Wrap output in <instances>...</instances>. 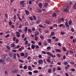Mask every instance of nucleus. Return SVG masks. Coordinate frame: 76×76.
<instances>
[{
	"instance_id": "62",
	"label": "nucleus",
	"mask_w": 76,
	"mask_h": 76,
	"mask_svg": "<svg viewBox=\"0 0 76 76\" xmlns=\"http://www.w3.org/2000/svg\"><path fill=\"white\" fill-rule=\"evenodd\" d=\"M56 69L55 68H53V72H56Z\"/></svg>"
},
{
	"instance_id": "2",
	"label": "nucleus",
	"mask_w": 76,
	"mask_h": 76,
	"mask_svg": "<svg viewBox=\"0 0 76 76\" xmlns=\"http://www.w3.org/2000/svg\"><path fill=\"white\" fill-rule=\"evenodd\" d=\"M55 34V33L54 31H52L50 35H49V37L50 38H51L52 37H53L54 35Z\"/></svg>"
},
{
	"instance_id": "42",
	"label": "nucleus",
	"mask_w": 76,
	"mask_h": 76,
	"mask_svg": "<svg viewBox=\"0 0 76 76\" xmlns=\"http://www.w3.org/2000/svg\"><path fill=\"white\" fill-rule=\"evenodd\" d=\"M34 73H38V71L37 70H34Z\"/></svg>"
},
{
	"instance_id": "35",
	"label": "nucleus",
	"mask_w": 76,
	"mask_h": 76,
	"mask_svg": "<svg viewBox=\"0 0 76 76\" xmlns=\"http://www.w3.org/2000/svg\"><path fill=\"white\" fill-rule=\"evenodd\" d=\"M18 61H20V62H21L22 63H23V60H22L20 59H19Z\"/></svg>"
},
{
	"instance_id": "59",
	"label": "nucleus",
	"mask_w": 76,
	"mask_h": 76,
	"mask_svg": "<svg viewBox=\"0 0 76 76\" xmlns=\"http://www.w3.org/2000/svg\"><path fill=\"white\" fill-rule=\"evenodd\" d=\"M15 42L16 43H18V42H19V40L18 39H16Z\"/></svg>"
},
{
	"instance_id": "60",
	"label": "nucleus",
	"mask_w": 76,
	"mask_h": 76,
	"mask_svg": "<svg viewBox=\"0 0 76 76\" xmlns=\"http://www.w3.org/2000/svg\"><path fill=\"white\" fill-rule=\"evenodd\" d=\"M61 33L62 35H64V34H65V32H63V31L61 32Z\"/></svg>"
},
{
	"instance_id": "33",
	"label": "nucleus",
	"mask_w": 76,
	"mask_h": 76,
	"mask_svg": "<svg viewBox=\"0 0 76 76\" xmlns=\"http://www.w3.org/2000/svg\"><path fill=\"white\" fill-rule=\"evenodd\" d=\"M24 1H21V2L20 3V5L22 4L23 3H24Z\"/></svg>"
},
{
	"instance_id": "13",
	"label": "nucleus",
	"mask_w": 76,
	"mask_h": 76,
	"mask_svg": "<svg viewBox=\"0 0 76 76\" xmlns=\"http://www.w3.org/2000/svg\"><path fill=\"white\" fill-rule=\"evenodd\" d=\"M56 14L54 13L52 15V18H56Z\"/></svg>"
},
{
	"instance_id": "21",
	"label": "nucleus",
	"mask_w": 76,
	"mask_h": 76,
	"mask_svg": "<svg viewBox=\"0 0 76 76\" xmlns=\"http://www.w3.org/2000/svg\"><path fill=\"white\" fill-rule=\"evenodd\" d=\"M28 31L29 33H31V32H32V30H31V29L30 28H28Z\"/></svg>"
},
{
	"instance_id": "46",
	"label": "nucleus",
	"mask_w": 76,
	"mask_h": 76,
	"mask_svg": "<svg viewBox=\"0 0 76 76\" xmlns=\"http://www.w3.org/2000/svg\"><path fill=\"white\" fill-rule=\"evenodd\" d=\"M35 41H38V37L35 36Z\"/></svg>"
},
{
	"instance_id": "41",
	"label": "nucleus",
	"mask_w": 76,
	"mask_h": 76,
	"mask_svg": "<svg viewBox=\"0 0 76 76\" xmlns=\"http://www.w3.org/2000/svg\"><path fill=\"white\" fill-rule=\"evenodd\" d=\"M2 56L3 57V58H4V60H6V56L5 55H3Z\"/></svg>"
},
{
	"instance_id": "5",
	"label": "nucleus",
	"mask_w": 76,
	"mask_h": 76,
	"mask_svg": "<svg viewBox=\"0 0 76 76\" xmlns=\"http://www.w3.org/2000/svg\"><path fill=\"white\" fill-rule=\"evenodd\" d=\"M55 51L58 53H61V50L60 49H55Z\"/></svg>"
},
{
	"instance_id": "8",
	"label": "nucleus",
	"mask_w": 76,
	"mask_h": 76,
	"mask_svg": "<svg viewBox=\"0 0 76 76\" xmlns=\"http://www.w3.org/2000/svg\"><path fill=\"white\" fill-rule=\"evenodd\" d=\"M25 12L26 15H29V12L28 11V10H25Z\"/></svg>"
},
{
	"instance_id": "31",
	"label": "nucleus",
	"mask_w": 76,
	"mask_h": 76,
	"mask_svg": "<svg viewBox=\"0 0 76 76\" xmlns=\"http://www.w3.org/2000/svg\"><path fill=\"white\" fill-rule=\"evenodd\" d=\"M48 6V3H46L44 4V6L45 7H47Z\"/></svg>"
},
{
	"instance_id": "30",
	"label": "nucleus",
	"mask_w": 76,
	"mask_h": 76,
	"mask_svg": "<svg viewBox=\"0 0 76 76\" xmlns=\"http://www.w3.org/2000/svg\"><path fill=\"white\" fill-rule=\"evenodd\" d=\"M42 54H47V52L44 51H42Z\"/></svg>"
},
{
	"instance_id": "25",
	"label": "nucleus",
	"mask_w": 76,
	"mask_h": 76,
	"mask_svg": "<svg viewBox=\"0 0 76 76\" xmlns=\"http://www.w3.org/2000/svg\"><path fill=\"white\" fill-rule=\"evenodd\" d=\"M47 61L48 63H50L51 62V59L48 58L47 59Z\"/></svg>"
},
{
	"instance_id": "12",
	"label": "nucleus",
	"mask_w": 76,
	"mask_h": 76,
	"mask_svg": "<svg viewBox=\"0 0 76 76\" xmlns=\"http://www.w3.org/2000/svg\"><path fill=\"white\" fill-rule=\"evenodd\" d=\"M65 26H66V27H68V28H69L70 27V26L68 25V23H67V22H66L65 23Z\"/></svg>"
},
{
	"instance_id": "43",
	"label": "nucleus",
	"mask_w": 76,
	"mask_h": 76,
	"mask_svg": "<svg viewBox=\"0 0 76 76\" xmlns=\"http://www.w3.org/2000/svg\"><path fill=\"white\" fill-rule=\"evenodd\" d=\"M71 70L72 71V72H75V69L74 68H72L71 69Z\"/></svg>"
},
{
	"instance_id": "6",
	"label": "nucleus",
	"mask_w": 76,
	"mask_h": 76,
	"mask_svg": "<svg viewBox=\"0 0 76 76\" xmlns=\"http://www.w3.org/2000/svg\"><path fill=\"white\" fill-rule=\"evenodd\" d=\"M12 72L13 73H17L18 72V70L15 69V70L12 71Z\"/></svg>"
},
{
	"instance_id": "38",
	"label": "nucleus",
	"mask_w": 76,
	"mask_h": 76,
	"mask_svg": "<svg viewBox=\"0 0 76 76\" xmlns=\"http://www.w3.org/2000/svg\"><path fill=\"white\" fill-rule=\"evenodd\" d=\"M28 73L29 75H32V72H28Z\"/></svg>"
},
{
	"instance_id": "28",
	"label": "nucleus",
	"mask_w": 76,
	"mask_h": 76,
	"mask_svg": "<svg viewBox=\"0 0 76 76\" xmlns=\"http://www.w3.org/2000/svg\"><path fill=\"white\" fill-rule=\"evenodd\" d=\"M33 17L34 20H37V18H36V16H35V15H33Z\"/></svg>"
},
{
	"instance_id": "9",
	"label": "nucleus",
	"mask_w": 76,
	"mask_h": 76,
	"mask_svg": "<svg viewBox=\"0 0 76 76\" xmlns=\"http://www.w3.org/2000/svg\"><path fill=\"white\" fill-rule=\"evenodd\" d=\"M35 33L34 34V35L35 36L37 37L38 35H39V33L38 31H36L35 32Z\"/></svg>"
},
{
	"instance_id": "1",
	"label": "nucleus",
	"mask_w": 76,
	"mask_h": 76,
	"mask_svg": "<svg viewBox=\"0 0 76 76\" xmlns=\"http://www.w3.org/2000/svg\"><path fill=\"white\" fill-rule=\"evenodd\" d=\"M70 8V6L67 5L66 6V8L64 9L63 10L64 12L68 13L69 12V8Z\"/></svg>"
},
{
	"instance_id": "47",
	"label": "nucleus",
	"mask_w": 76,
	"mask_h": 76,
	"mask_svg": "<svg viewBox=\"0 0 76 76\" xmlns=\"http://www.w3.org/2000/svg\"><path fill=\"white\" fill-rule=\"evenodd\" d=\"M9 36H10V34H8L6 36H5V38H8V37H9Z\"/></svg>"
},
{
	"instance_id": "56",
	"label": "nucleus",
	"mask_w": 76,
	"mask_h": 76,
	"mask_svg": "<svg viewBox=\"0 0 76 76\" xmlns=\"http://www.w3.org/2000/svg\"><path fill=\"white\" fill-rule=\"evenodd\" d=\"M38 44L39 45H40V46H41V45L42 43H41V42H39L38 43Z\"/></svg>"
},
{
	"instance_id": "23",
	"label": "nucleus",
	"mask_w": 76,
	"mask_h": 76,
	"mask_svg": "<svg viewBox=\"0 0 76 76\" xmlns=\"http://www.w3.org/2000/svg\"><path fill=\"white\" fill-rule=\"evenodd\" d=\"M37 12L38 13H39V14H41L42 12L41 11V10H38Z\"/></svg>"
},
{
	"instance_id": "58",
	"label": "nucleus",
	"mask_w": 76,
	"mask_h": 76,
	"mask_svg": "<svg viewBox=\"0 0 76 76\" xmlns=\"http://www.w3.org/2000/svg\"><path fill=\"white\" fill-rule=\"evenodd\" d=\"M28 41L26 40L25 42V45H27V44H28Z\"/></svg>"
},
{
	"instance_id": "22",
	"label": "nucleus",
	"mask_w": 76,
	"mask_h": 76,
	"mask_svg": "<svg viewBox=\"0 0 76 76\" xmlns=\"http://www.w3.org/2000/svg\"><path fill=\"white\" fill-rule=\"evenodd\" d=\"M24 31L25 32H27V31H28V27H26L25 28V29L24 30Z\"/></svg>"
},
{
	"instance_id": "36",
	"label": "nucleus",
	"mask_w": 76,
	"mask_h": 76,
	"mask_svg": "<svg viewBox=\"0 0 76 76\" xmlns=\"http://www.w3.org/2000/svg\"><path fill=\"white\" fill-rule=\"evenodd\" d=\"M25 56H24V58H26L28 57V55L26 54H28L27 53H25Z\"/></svg>"
},
{
	"instance_id": "49",
	"label": "nucleus",
	"mask_w": 76,
	"mask_h": 76,
	"mask_svg": "<svg viewBox=\"0 0 76 76\" xmlns=\"http://www.w3.org/2000/svg\"><path fill=\"white\" fill-rule=\"evenodd\" d=\"M9 54L10 55V56L11 57H13V55H12V54L11 53H9Z\"/></svg>"
},
{
	"instance_id": "11",
	"label": "nucleus",
	"mask_w": 76,
	"mask_h": 76,
	"mask_svg": "<svg viewBox=\"0 0 76 76\" xmlns=\"http://www.w3.org/2000/svg\"><path fill=\"white\" fill-rule=\"evenodd\" d=\"M39 4V7L41 9L42 8V3H40Z\"/></svg>"
},
{
	"instance_id": "53",
	"label": "nucleus",
	"mask_w": 76,
	"mask_h": 76,
	"mask_svg": "<svg viewBox=\"0 0 76 76\" xmlns=\"http://www.w3.org/2000/svg\"><path fill=\"white\" fill-rule=\"evenodd\" d=\"M50 49H51V47L50 46L48 47L47 48V50H50Z\"/></svg>"
},
{
	"instance_id": "15",
	"label": "nucleus",
	"mask_w": 76,
	"mask_h": 76,
	"mask_svg": "<svg viewBox=\"0 0 76 76\" xmlns=\"http://www.w3.org/2000/svg\"><path fill=\"white\" fill-rule=\"evenodd\" d=\"M29 19H30L31 21H32L34 20L33 18L32 17H30L28 18Z\"/></svg>"
},
{
	"instance_id": "17",
	"label": "nucleus",
	"mask_w": 76,
	"mask_h": 76,
	"mask_svg": "<svg viewBox=\"0 0 76 76\" xmlns=\"http://www.w3.org/2000/svg\"><path fill=\"white\" fill-rule=\"evenodd\" d=\"M31 47L32 49H35V45L32 44Z\"/></svg>"
},
{
	"instance_id": "18",
	"label": "nucleus",
	"mask_w": 76,
	"mask_h": 76,
	"mask_svg": "<svg viewBox=\"0 0 76 76\" xmlns=\"http://www.w3.org/2000/svg\"><path fill=\"white\" fill-rule=\"evenodd\" d=\"M58 23H60L61 22V19L60 18H59L58 19Z\"/></svg>"
},
{
	"instance_id": "48",
	"label": "nucleus",
	"mask_w": 76,
	"mask_h": 76,
	"mask_svg": "<svg viewBox=\"0 0 76 76\" xmlns=\"http://www.w3.org/2000/svg\"><path fill=\"white\" fill-rule=\"evenodd\" d=\"M22 26H23V25H22V24H20L19 27V28H22Z\"/></svg>"
},
{
	"instance_id": "61",
	"label": "nucleus",
	"mask_w": 76,
	"mask_h": 76,
	"mask_svg": "<svg viewBox=\"0 0 76 76\" xmlns=\"http://www.w3.org/2000/svg\"><path fill=\"white\" fill-rule=\"evenodd\" d=\"M64 64H65V65H67V64H68V63H67V62H65L64 63Z\"/></svg>"
},
{
	"instance_id": "50",
	"label": "nucleus",
	"mask_w": 76,
	"mask_h": 76,
	"mask_svg": "<svg viewBox=\"0 0 76 76\" xmlns=\"http://www.w3.org/2000/svg\"><path fill=\"white\" fill-rule=\"evenodd\" d=\"M13 58L14 59H16V56L15 55H13Z\"/></svg>"
},
{
	"instance_id": "54",
	"label": "nucleus",
	"mask_w": 76,
	"mask_h": 76,
	"mask_svg": "<svg viewBox=\"0 0 76 76\" xmlns=\"http://www.w3.org/2000/svg\"><path fill=\"white\" fill-rule=\"evenodd\" d=\"M53 26L54 28H55V27H57V25L56 24H53Z\"/></svg>"
},
{
	"instance_id": "40",
	"label": "nucleus",
	"mask_w": 76,
	"mask_h": 76,
	"mask_svg": "<svg viewBox=\"0 0 76 76\" xmlns=\"http://www.w3.org/2000/svg\"><path fill=\"white\" fill-rule=\"evenodd\" d=\"M13 19L14 20H16V16L15 15H14V16L13 17Z\"/></svg>"
},
{
	"instance_id": "37",
	"label": "nucleus",
	"mask_w": 76,
	"mask_h": 76,
	"mask_svg": "<svg viewBox=\"0 0 76 76\" xmlns=\"http://www.w3.org/2000/svg\"><path fill=\"white\" fill-rule=\"evenodd\" d=\"M63 26V24H61L58 26V27H61Z\"/></svg>"
},
{
	"instance_id": "63",
	"label": "nucleus",
	"mask_w": 76,
	"mask_h": 76,
	"mask_svg": "<svg viewBox=\"0 0 76 76\" xmlns=\"http://www.w3.org/2000/svg\"><path fill=\"white\" fill-rule=\"evenodd\" d=\"M73 9H76V5H73Z\"/></svg>"
},
{
	"instance_id": "51",
	"label": "nucleus",
	"mask_w": 76,
	"mask_h": 76,
	"mask_svg": "<svg viewBox=\"0 0 76 76\" xmlns=\"http://www.w3.org/2000/svg\"><path fill=\"white\" fill-rule=\"evenodd\" d=\"M31 44H35V42H34V41L33 40H32L31 41Z\"/></svg>"
},
{
	"instance_id": "57",
	"label": "nucleus",
	"mask_w": 76,
	"mask_h": 76,
	"mask_svg": "<svg viewBox=\"0 0 76 76\" xmlns=\"http://www.w3.org/2000/svg\"><path fill=\"white\" fill-rule=\"evenodd\" d=\"M23 69H27V66H26V65H25L23 67Z\"/></svg>"
},
{
	"instance_id": "44",
	"label": "nucleus",
	"mask_w": 76,
	"mask_h": 76,
	"mask_svg": "<svg viewBox=\"0 0 76 76\" xmlns=\"http://www.w3.org/2000/svg\"><path fill=\"white\" fill-rule=\"evenodd\" d=\"M32 31H35V28L34 27H33L32 28Z\"/></svg>"
},
{
	"instance_id": "14",
	"label": "nucleus",
	"mask_w": 76,
	"mask_h": 76,
	"mask_svg": "<svg viewBox=\"0 0 76 76\" xmlns=\"http://www.w3.org/2000/svg\"><path fill=\"white\" fill-rule=\"evenodd\" d=\"M10 60V57H7L6 59V61H9Z\"/></svg>"
},
{
	"instance_id": "16",
	"label": "nucleus",
	"mask_w": 76,
	"mask_h": 76,
	"mask_svg": "<svg viewBox=\"0 0 76 76\" xmlns=\"http://www.w3.org/2000/svg\"><path fill=\"white\" fill-rule=\"evenodd\" d=\"M72 23V20H69V25H71Z\"/></svg>"
},
{
	"instance_id": "4",
	"label": "nucleus",
	"mask_w": 76,
	"mask_h": 76,
	"mask_svg": "<svg viewBox=\"0 0 76 76\" xmlns=\"http://www.w3.org/2000/svg\"><path fill=\"white\" fill-rule=\"evenodd\" d=\"M45 23L47 25H50L51 24V22L50 21L46 20L45 21Z\"/></svg>"
},
{
	"instance_id": "26",
	"label": "nucleus",
	"mask_w": 76,
	"mask_h": 76,
	"mask_svg": "<svg viewBox=\"0 0 76 76\" xmlns=\"http://www.w3.org/2000/svg\"><path fill=\"white\" fill-rule=\"evenodd\" d=\"M28 69L29 70H32V68L31 66H29L28 68Z\"/></svg>"
},
{
	"instance_id": "45",
	"label": "nucleus",
	"mask_w": 76,
	"mask_h": 76,
	"mask_svg": "<svg viewBox=\"0 0 76 76\" xmlns=\"http://www.w3.org/2000/svg\"><path fill=\"white\" fill-rule=\"evenodd\" d=\"M9 25L10 26H11L12 25V23L11 21H10L9 22Z\"/></svg>"
},
{
	"instance_id": "64",
	"label": "nucleus",
	"mask_w": 76,
	"mask_h": 76,
	"mask_svg": "<svg viewBox=\"0 0 76 76\" xmlns=\"http://www.w3.org/2000/svg\"><path fill=\"white\" fill-rule=\"evenodd\" d=\"M29 4H32V1L30 0L29 2Z\"/></svg>"
},
{
	"instance_id": "20",
	"label": "nucleus",
	"mask_w": 76,
	"mask_h": 76,
	"mask_svg": "<svg viewBox=\"0 0 76 76\" xmlns=\"http://www.w3.org/2000/svg\"><path fill=\"white\" fill-rule=\"evenodd\" d=\"M20 55L21 57H23L25 56V53H20Z\"/></svg>"
},
{
	"instance_id": "7",
	"label": "nucleus",
	"mask_w": 76,
	"mask_h": 76,
	"mask_svg": "<svg viewBox=\"0 0 76 76\" xmlns=\"http://www.w3.org/2000/svg\"><path fill=\"white\" fill-rule=\"evenodd\" d=\"M47 54H48V56H50L51 57H52L53 55L52 54H51V53L49 52H47Z\"/></svg>"
},
{
	"instance_id": "55",
	"label": "nucleus",
	"mask_w": 76,
	"mask_h": 76,
	"mask_svg": "<svg viewBox=\"0 0 76 76\" xmlns=\"http://www.w3.org/2000/svg\"><path fill=\"white\" fill-rule=\"evenodd\" d=\"M18 19L19 20H20V21H21V22H22V19L21 18H20V17H18Z\"/></svg>"
},
{
	"instance_id": "27",
	"label": "nucleus",
	"mask_w": 76,
	"mask_h": 76,
	"mask_svg": "<svg viewBox=\"0 0 76 76\" xmlns=\"http://www.w3.org/2000/svg\"><path fill=\"white\" fill-rule=\"evenodd\" d=\"M11 46L12 47H14L15 46V44L14 43H12L11 44Z\"/></svg>"
},
{
	"instance_id": "34",
	"label": "nucleus",
	"mask_w": 76,
	"mask_h": 76,
	"mask_svg": "<svg viewBox=\"0 0 76 76\" xmlns=\"http://www.w3.org/2000/svg\"><path fill=\"white\" fill-rule=\"evenodd\" d=\"M62 49L64 51H66V49L64 47L62 48Z\"/></svg>"
},
{
	"instance_id": "32",
	"label": "nucleus",
	"mask_w": 76,
	"mask_h": 76,
	"mask_svg": "<svg viewBox=\"0 0 76 76\" xmlns=\"http://www.w3.org/2000/svg\"><path fill=\"white\" fill-rule=\"evenodd\" d=\"M48 41L49 43H51V40L50 39H48Z\"/></svg>"
},
{
	"instance_id": "10",
	"label": "nucleus",
	"mask_w": 76,
	"mask_h": 76,
	"mask_svg": "<svg viewBox=\"0 0 76 76\" xmlns=\"http://www.w3.org/2000/svg\"><path fill=\"white\" fill-rule=\"evenodd\" d=\"M43 44L44 45L47 46V41L45 40H44V41Z\"/></svg>"
},
{
	"instance_id": "52",
	"label": "nucleus",
	"mask_w": 76,
	"mask_h": 76,
	"mask_svg": "<svg viewBox=\"0 0 76 76\" xmlns=\"http://www.w3.org/2000/svg\"><path fill=\"white\" fill-rule=\"evenodd\" d=\"M22 38H25V34H22V36H21Z\"/></svg>"
},
{
	"instance_id": "3",
	"label": "nucleus",
	"mask_w": 76,
	"mask_h": 76,
	"mask_svg": "<svg viewBox=\"0 0 76 76\" xmlns=\"http://www.w3.org/2000/svg\"><path fill=\"white\" fill-rule=\"evenodd\" d=\"M38 63L39 64H43L44 61L40 59L38 60Z\"/></svg>"
},
{
	"instance_id": "39",
	"label": "nucleus",
	"mask_w": 76,
	"mask_h": 76,
	"mask_svg": "<svg viewBox=\"0 0 76 76\" xmlns=\"http://www.w3.org/2000/svg\"><path fill=\"white\" fill-rule=\"evenodd\" d=\"M59 40V39L58 38H56L55 39V42H57V41H58Z\"/></svg>"
},
{
	"instance_id": "19",
	"label": "nucleus",
	"mask_w": 76,
	"mask_h": 76,
	"mask_svg": "<svg viewBox=\"0 0 76 76\" xmlns=\"http://www.w3.org/2000/svg\"><path fill=\"white\" fill-rule=\"evenodd\" d=\"M44 32L45 34H49V33H50V32L48 30H45Z\"/></svg>"
},
{
	"instance_id": "24",
	"label": "nucleus",
	"mask_w": 76,
	"mask_h": 76,
	"mask_svg": "<svg viewBox=\"0 0 76 76\" xmlns=\"http://www.w3.org/2000/svg\"><path fill=\"white\" fill-rule=\"evenodd\" d=\"M40 38H41V39H44V37L43 36L41 35L40 36Z\"/></svg>"
},
{
	"instance_id": "29",
	"label": "nucleus",
	"mask_w": 76,
	"mask_h": 76,
	"mask_svg": "<svg viewBox=\"0 0 76 76\" xmlns=\"http://www.w3.org/2000/svg\"><path fill=\"white\" fill-rule=\"evenodd\" d=\"M48 73H51V69H49L48 71Z\"/></svg>"
}]
</instances>
